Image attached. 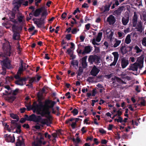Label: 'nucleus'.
Instances as JSON below:
<instances>
[{"mask_svg":"<svg viewBox=\"0 0 146 146\" xmlns=\"http://www.w3.org/2000/svg\"><path fill=\"white\" fill-rule=\"evenodd\" d=\"M3 49L4 53L0 52V57L5 58L4 59L1 60V64L2 66H5L7 68L9 69L10 68V63L8 58L5 57V55L10 56L12 53L11 46L9 44H3Z\"/></svg>","mask_w":146,"mask_h":146,"instance_id":"f257e3e1","label":"nucleus"},{"mask_svg":"<svg viewBox=\"0 0 146 146\" xmlns=\"http://www.w3.org/2000/svg\"><path fill=\"white\" fill-rule=\"evenodd\" d=\"M35 110H36V112L38 114L40 115L42 117L46 116V115H48V117H50V112L49 110L50 108L45 107H41L40 106H38L33 108Z\"/></svg>","mask_w":146,"mask_h":146,"instance_id":"f03ea898","label":"nucleus"},{"mask_svg":"<svg viewBox=\"0 0 146 146\" xmlns=\"http://www.w3.org/2000/svg\"><path fill=\"white\" fill-rule=\"evenodd\" d=\"M41 17L44 16H46L48 15V13L46 9L44 6L42 7L39 8L37 9L33 13V15L35 17H38L41 13Z\"/></svg>","mask_w":146,"mask_h":146,"instance_id":"7ed1b4c3","label":"nucleus"},{"mask_svg":"<svg viewBox=\"0 0 146 146\" xmlns=\"http://www.w3.org/2000/svg\"><path fill=\"white\" fill-rule=\"evenodd\" d=\"M56 102L50 99H46L44 101L40 102V104L38 106L41 107H45L52 108Z\"/></svg>","mask_w":146,"mask_h":146,"instance_id":"20e7f679","label":"nucleus"},{"mask_svg":"<svg viewBox=\"0 0 146 146\" xmlns=\"http://www.w3.org/2000/svg\"><path fill=\"white\" fill-rule=\"evenodd\" d=\"M24 117L27 121H33L36 122H39L41 119V117L40 116H36L34 114L29 116L25 114V115Z\"/></svg>","mask_w":146,"mask_h":146,"instance_id":"39448f33","label":"nucleus"},{"mask_svg":"<svg viewBox=\"0 0 146 146\" xmlns=\"http://www.w3.org/2000/svg\"><path fill=\"white\" fill-rule=\"evenodd\" d=\"M100 57L96 55H90L88 58V61L91 64H92L94 62L95 64L100 63Z\"/></svg>","mask_w":146,"mask_h":146,"instance_id":"423d86ee","label":"nucleus"},{"mask_svg":"<svg viewBox=\"0 0 146 146\" xmlns=\"http://www.w3.org/2000/svg\"><path fill=\"white\" fill-rule=\"evenodd\" d=\"M132 47L128 46L124 44V45H122L120 48V50L121 54L123 55L127 53H128V52H131V51Z\"/></svg>","mask_w":146,"mask_h":146,"instance_id":"0eeeda50","label":"nucleus"},{"mask_svg":"<svg viewBox=\"0 0 146 146\" xmlns=\"http://www.w3.org/2000/svg\"><path fill=\"white\" fill-rule=\"evenodd\" d=\"M43 94L42 92L39 91L38 92L37 97H38V103L37 104L36 102H34L33 103V108L38 106L40 104V102H42V100L43 99Z\"/></svg>","mask_w":146,"mask_h":146,"instance_id":"6e6552de","label":"nucleus"},{"mask_svg":"<svg viewBox=\"0 0 146 146\" xmlns=\"http://www.w3.org/2000/svg\"><path fill=\"white\" fill-rule=\"evenodd\" d=\"M144 58V55H142L138 58L137 60L138 62H137V65L139 66V69L140 70L141 69L143 66Z\"/></svg>","mask_w":146,"mask_h":146,"instance_id":"1a4fd4ad","label":"nucleus"},{"mask_svg":"<svg viewBox=\"0 0 146 146\" xmlns=\"http://www.w3.org/2000/svg\"><path fill=\"white\" fill-rule=\"evenodd\" d=\"M4 137L5 140L8 142L13 143L15 141L14 134H13V136H11V134L8 135V134H6L4 135Z\"/></svg>","mask_w":146,"mask_h":146,"instance_id":"9d476101","label":"nucleus"},{"mask_svg":"<svg viewBox=\"0 0 146 146\" xmlns=\"http://www.w3.org/2000/svg\"><path fill=\"white\" fill-rule=\"evenodd\" d=\"M116 19L115 17L112 15H110L107 18V21L110 25H113L116 22Z\"/></svg>","mask_w":146,"mask_h":146,"instance_id":"9b49d317","label":"nucleus"},{"mask_svg":"<svg viewBox=\"0 0 146 146\" xmlns=\"http://www.w3.org/2000/svg\"><path fill=\"white\" fill-rule=\"evenodd\" d=\"M100 71V70L97 68L95 65H94L91 70L90 73L91 75L96 76Z\"/></svg>","mask_w":146,"mask_h":146,"instance_id":"f8f14e48","label":"nucleus"},{"mask_svg":"<svg viewBox=\"0 0 146 146\" xmlns=\"http://www.w3.org/2000/svg\"><path fill=\"white\" fill-rule=\"evenodd\" d=\"M45 117H47V119H42L40 120H41V123L43 125H48L49 123L50 124L51 123V120L50 119V117L45 116Z\"/></svg>","mask_w":146,"mask_h":146,"instance_id":"ddd939ff","label":"nucleus"},{"mask_svg":"<svg viewBox=\"0 0 146 146\" xmlns=\"http://www.w3.org/2000/svg\"><path fill=\"white\" fill-rule=\"evenodd\" d=\"M139 66L137 65V62H136L133 64L130 65L129 67L127 68L128 70H131L133 71H137Z\"/></svg>","mask_w":146,"mask_h":146,"instance_id":"4468645a","label":"nucleus"},{"mask_svg":"<svg viewBox=\"0 0 146 146\" xmlns=\"http://www.w3.org/2000/svg\"><path fill=\"white\" fill-rule=\"evenodd\" d=\"M113 4V2H110L109 1L107 4L105 5L104 6V9L102 12V13H103L106 12L108 11L110 9L111 5Z\"/></svg>","mask_w":146,"mask_h":146,"instance_id":"2eb2a0df","label":"nucleus"},{"mask_svg":"<svg viewBox=\"0 0 146 146\" xmlns=\"http://www.w3.org/2000/svg\"><path fill=\"white\" fill-rule=\"evenodd\" d=\"M124 8V7L123 6H121L119 7L117 10L114 11L113 13V15L117 16L120 15L122 11L123 10Z\"/></svg>","mask_w":146,"mask_h":146,"instance_id":"dca6fc26","label":"nucleus"},{"mask_svg":"<svg viewBox=\"0 0 146 146\" xmlns=\"http://www.w3.org/2000/svg\"><path fill=\"white\" fill-rule=\"evenodd\" d=\"M128 64L129 61L127 59L124 58L121 59V66L122 68H125Z\"/></svg>","mask_w":146,"mask_h":146,"instance_id":"f3484780","label":"nucleus"},{"mask_svg":"<svg viewBox=\"0 0 146 146\" xmlns=\"http://www.w3.org/2000/svg\"><path fill=\"white\" fill-rule=\"evenodd\" d=\"M92 47L89 45L85 46L84 50L82 52V55L90 53L92 50Z\"/></svg>","mask_w":146,"mask_h":146,"instance_id":"a211bd4d","label":"nucleus"},{"mask_svg":"<svg viewBox=\"0 0 146 146\" xmlns=\"http://www.w3.org/2000/svg\"><path fill=\"white\" fill-rule=\"evenodd\" d=\"M138 21V17L135 12L134 13L133 18L132 20L133 27H136Z\"/></svg>","mask_w":146,"mask_h":146,"instance_id":"6ab92c4d","label":"nucleus"},{"mask_svg":"<svg viewBox=\"0 0 146 146\" xmlns=\"http://www.w3.org/2000/svg\"><path fill=\"white\" fill-rule=\"evenodd\" d=\"M9 17L10 21L15 23H17V21L14 19L15 17V14L14 13L12 12L9 13Z\"/></svg>","mask_w":146,"mask_h":146,"instance_id":"aec40b11","label":"nucleus"},{"mask_svg":"<svg viewBox=\"0 0 146 146\" xmlns=\"http://www.w3.org/2000/svg\"><path fill=\"white\" fill-rule=\"evenodd\" d=\"M129 20V15H125L122 18V22L123 24L125 25L127 24Z\"/></svg>","mask_w":146,"mask_h":146,"instance_id":"412c9836","label":"nucleus"},{"mask_svg":"<svg viewBox=\"0 0 146 146\" xmlns=\"http://www.w3.org/2000/svg\"><path fill=\"white\" fill-rule=\"evenodd\" d=\"M13 39L15 40H20V35L18 31H13Z\"/></svg>","mask_w":146,"mask_h":146,"instance_id":"4be33fe9","label":"nucleus"},{"mask_svg":"<svg viewBox=\"0 0 146 146\" xmlns=\"http://www.w3.org/2000/svg\"><path fill=\"white\" fill-rule=\"evenodd\" d=\"M87 58V56H86L83 57L82 59V66L84 68H86L87 66V64L86 62Z\"/></svg>","mask_w":146,"mask_h":146,"instance_id":"5701e85b","label":"nucleus"},{"mask_svg":"<svg viewBox=\"0 0 146 146\" xmlns=\"http://www.w3.org/2000/svg\"><path fill=\"white\" fill-rule=\"evenodd\" d=\"M106 34L107 35L108 34L110 33V35H109V36H108V38L110 39V40L111 41L112 39V37L113 35V32L112 31H111L110 29H107L106 31Z\"/></svg>","mask_w":146,"mask_h":146,"instance_id":"b1692460","label":"nucleus"},{"mask_svg":"<svg viewBox=\"0 0 146 146\" xmlns=\"http://www.w3.org/2000/svg\"><path fill=\"white\" fill-rule=\"evenodd\" d=\"M136 26L137 27L135 28V29H137L138 31L142 32L143 30L142 24L141 21L138 22Z\"/></svg>","mask_w":146,"mask_h":146,"instance_id":"393cba45","label":"nucleus"},{"mask_svg":"<svg viewBox=\"0 0 146 146\" xmlns=\"http://www.w3.org/2000/svg\"><path fill=\"white\" fill-rule=\"evenodd\" d=\"M17 121H16L15 120H12L11 121V129L13 130L17 126Z\"/></svg>","mask_w":146,"mask_h":146,"instance_id":"a878e982","label":"nucleus"},{"mask_svg":"<svg viewBox=\"0 0 146 146\" xmlns=\"http://www.w3.org/2000/svg\"><path fill=\"white\" fill-rule=\"evenodd\" d=\"M10 117L13 119H16V121H18L19 119V116L16 114L11 113L10 114Z\"/></svg>","mask_w":146,"mask_h":146,"instance_id":"bb28decb","label":"nucleus"},{"mask_svg":"<svg viewBox=\"0 0 146 146\" xmlns=\"http://www.w3.org/2000/svg\"><path fill=\"white\" fill-rule=\"evenodd\" d=\"M16 98V97L15 96H8L6 98V100L9 102L12 103L15 100Z\"/></svg>","mask_w":146,"mask_h":146,"instance_id":"cd10ccee","label":"nucleus"},{"mask_svg":"<svg viewBox=\"0 0 146 146\" xmlns=\"http://www.w3.org/2000/svg\"><path fill=\"white\" fill-rule=\"evenodd\" d=\"M26 78H27V79L28 78L30 79L29 80V83H30V87H32V83L34 81H35L36 80V78L35 77L30 78L29 77H28Z\"/></svg>","mask_w":146,"mask_h":146,"instance_id":"c85d7f7f","label":"nucleus"},{"mask_svg":"<svg viewBox=\"0 0 146 146\" xmlns=\"http://www.w3.org/2000/svg\"><path fill=\"white\" fill-rule=\"evenodd\" d=\"M131 41V40L130 38V35L129 34L128 35L125 40V42L127 44H129Z\"/></svg>","mask_w":146,"mask_h":146,"instance_id":"c756f323","label":"nucleus"},{"mask_svg":"<svg viewBox=\"0 0 146 146\" xmlns=\"http://www.w3.org/2000/svg\"><path fill=\"white\" fill-rule=\"evenodd\" d=\"M115 43L114 44L113 46L114 48H116L118 46L121 42V40H118L117 39H115Z\"/></svg>","mask_w":146,"mask_h":146,"instance_id":"7c9ffc66","label":"nucleus"},{"mask_svg":"<svg viewBox=\"0 0 146 146\" xmlns=\"http://www.w3.org/2000/svg\"><path fill=\"white\" fill-rule=\"evenodd\" d=\"M19 90V89L18 88H16L14 90H11V94L13 96H16L18 93Z\"/></svg>","mask_w":146,"mask_h":146,"instance_id":"2f4dec72","label":"nucleus"},{"mask_svg":"<svg viewBox=\"0 0 146 146\" xmlns=\"http://www.w3.org/2000/svg\"><path fill=\"white\" fill-rule=\"evenodd\" d=\"M112 4V5L111 7V9H114L115 7V6H118L119 5V1L118 0H116V1H114V2Z\"/></svg>","mask_w":146,"mask_h":146,"instance_id":"473e14b6","label":"nucleus"},{"mask_svg":"<svg viewBox=\"0 0 146 146\" xmlns=\"http://www.w3.org/2000/svg\"><path fill=\"white\" fill-rule=\"evenodd\" d=\"M112 54L114 57V60L117 61L118 60L119 55L117 52H115L112 53Z\"/></svg>","mask_w":146,"mask_h":146,"instance_id":"72a5a7b5","label":"nucleus"},{"mask_svg":"<svg viewBox=\"0 0 146 146\" xmlns=\"http://www.w3.org/2000/svg\"><path fill=\"white\" fill-rule=\"evenodd\" d=\"M19 137H21L23 139L22 137V136H19L18 139H17V141L16 143V146H21L22 143V141L20 140L19 138Z\"/></svg>","mask_w":146,"mask_h":146,"instance_id":"f704fd0d","label":"nucleus"},{"mask_svg":"<svg viewBox=\"0 0 146 146\" xmlns=\"http://www.w3.org/2000/svg\"><path fill=\"white\" fill-rule=\"evenodd\" d=\"M83 71V69L81 66L79 67V69L78 71L77 77L78 76H80L82 73Z\"/></svg>","mask_w":146,"mask_h":146,"instance_id":"c9c22d12","label":"nucleus"},{"mask_svg":"<svg viewBox=\"0 0 146 146\" xmlns=\"http://www.w3.org/2000/svg\"><path fill=\"white\" fill-rule=\"evenodd\" d=\"M70 64L72 66H74V65H76L78 66V62L77 60H72L70 62Z\"/></svg>","mask_w":146,"mask_h":146,"instance_id":"e433bc0d","label":"nucleus"},{"mask_svg":"<svg viewBox=\"0 0 146 146\" xmlns=\"http://www.w3.org/2000/svg\"><path fill=\"white\" fill-rule=\"evenodd\" d=\"M21 72H19V71L17 73L16 75L14 77L15 79H18L21 77Z\"/></svg>","mask_w":146,"mask_h":146,"instance_id":"4c0bfd02","label":"nucleus"},{"mask_svg":"<svg viewBox=\"0 0 146 146\" xmlns=\"http://www.w3.org/2000/svg\"><path fill=\"white\" fill-rule=\"evenodd\" d=\"M78 110L76 108H74L71 111V113L73 114L74 116L77 115L78 114Z\"/></svg>","mask_w":146,"mask_h":146,"instance_id":"58836bf2","label":"nucleus"},{"mask_svg":"<svg viewBox=\"0 0 146 146\" xmlns=\"http://www.w3.org/2000/svg\"><path fill=\"white\" fill-rule=\"evenodd\" d=\"M26 106V107L27 110L28 111H29L31 110L32 109H33L34 110V111H36V110H35L33 108V106H32V107L31 106V105H29V106Z\"/></svg>","mask_w":146,"mask_h":146,"instance_id":"ea45409f","label":"nucleus"},{"mask_svg":"<svg viewBox=\"0 0 146 146\" xmlns=\"http://www.w3.org/2000/svg\"><path fill=\"white\" fill-rule=\"evenodd\" d=\"M18 26L16 25L15 24H14L12 26V29L13 31H17V28Z\"/></svg>","mask_w":146,"mask_h":146,"instance_id":"a19ab883","label":"nucleus"},{"mask_svg":"<svg viewBox=\"0 0 146 146\" xmlns=\"http://www.w3.org/2000/svg\"><path fill=\"white\" fill-rule=\"evenodd\" d=\"M134 49L135 50H136V52L137 53H139L142 51L140 49L139 47L137 45H136L135 46Z\"/></svg>","mask_w":146,"mask_h":146,"instance_id":"79ce46f5","label":"nucleus"},{"mask_svg":"<svg viewBox=\"0 0 146 146\" xmlns=\"http://www.w3.org/2000/svg\"><path fill=\"white\" fill-rule=\"evenodd\" d=\"M99 131L100 133L102 134H106V131L102 128H100Z\"/></svg>","mask_w":146,"mask_h":146,"instance_id":"37998d69","label":"nucleus"},{"mask_svg":"<svg viewBox=\"0 0 146 146\" xmlns=\"http://www.w3.org/2000/svg\"><path fill=\"white\" fill-rule=\"evenodd\" d=\"M24 16L21 15L17 17V19L19 22L21 23L23 21V19L24 18Z\"/></svg>","mask_w":146,"mask_h":146,"instance_id":"c03bdc74","label":"nucleus"},{"mask_svg":"<svg viewBox=\"0 0 146 146\" xmlns=\"http://www.w3.org/2000/svg\"><path fill=\"white\" fill-rule=\"evenodd\" d=\"M24 65H21L19 68L18 71L19 72H22L24 70Z\"/></svg>","mask_w":146,"mask_h":146,"instance_id":"a18cd8bd","label":"nucleus"},{"mask_svg":"<svg viewBox=\"0 0 146 146\" xmlns=\"http://www.w3.org/2000/svg\"><path fill=\"white\" fill-rule=\"evenodd\" d=\"M18 80L20 82H23V81L26 82L27 80V78H21L18 79Z\"/></svg>","mask_w":146,"mask_h":146,"instance_id":"49530a36","label":"nucleus"},{"mask_svg":"<svg viewBox=\"0 0 146 146\" xmlns=\"http://www.w3.org/2000/svg\"><path fill=\"white\" fill-rule=\"evenodd\" d=\"M142 44L143 46H146V37H144L143 38Z\"/></svg>","mask_w":146,"mask_h":146,"instance_id":"de8ad7c7","label":"nucleus"},{"mask_svg":"<svg viewBox=\"0 0 146 146\" xmlns=\"http://www.w3.org/2000/svg\"><path fill=\"white\" fill-rule=\"evenodd\" d=\"M15 83L17 85L21 86H23L24 85L23 82H20L18 80L15 81Z\"/></svg>","mask_w":146,"mask_h":146,"instance_id":"09e8293b","label":"nucleus"},{"mask_svg":"<svg viewBox=\"0 0 146 146\" xmlns=\"http://www.w3.org/2000/svg\"><path fill=\"white\" fill-rule=\"evenodd\" d=\"M76 123L75 122H73L72 123L71 126L72 129H74L76 128Z\"/></svg>","mask_w":146,"mask_h":146,"instance_id":"8fccbe9b","label":"nucleus"},{"mask_svg":"<svg viewBox=\"0 0 146 146\" xmlns=\"http://www.w3.org/2000/svg\"><path fill=\"white\" fill-rule=\"evenodd\" d=\"M94 78L92 76H89L88 77L87 79V81L89 82H91L93 81V79Z\"/></svg>","mask_w":146,"mask_h":146,"instance_id":"3c124183","label":"nucleus"},{"mask_svg":"<svg viewBox=\"0 0 146 146\" xmlns=\"http://www.w3.org/2000/svg\"><path fill=\"white\" fill-rule=\"evenodd\" d=\"M17 129L19 130V133H20L21 132V126L20 124H19L18 123L17 124V126L16 127Z\"/></svg>","mask_w":146,"mask_h":146,"instance_id":"603ef678","label":"nucleus"},{"mask_svg":"<svg viewBox=\"0 0 146 146\" xmlns=\"http://www.w3.org/2000/svg\"><path fill=\"white\" fill-rule=\"evenodd\" d=\"M96 40L94 38L92 39V44L94 45V46L95 45H100V44L96 42Z\"/></svg>","mask_w":146,"mask_h":146,"instance_id":"864d4df0","label":"nucleus"},{"mask_svg":"<svg viewBox=\"0 0 146 146\" xmlns=\"http://www.w3.org/2000/svg\"><path fill=\"white\" fill-rule=\"evenodd\" d=\"M67 15V13L66 12H64L62 14L61 17L63 19H64L66 18Z\"/></svg>","mask_w":146,"mask_h":146,"instance_id":"5fc2aeb1","label":"nucleus"},{"mask_svg":"<svg viewBox=\"0 0 146 146\" xmlns=\"http://www.w3.org/2000/svg\"><path fill=\"white\" fill-rule=\"evenodd\" d=\"M26 121H27L26 119L25 118V117H23L20 120L19 122L22 123H24Z\"/></svg>","mask_w":146,"mask_h":146,"instance_id":"6e6d98bb","label":"nucleus"},{"mask_svg":"<svg viewBox=\"0 0 146 146\" xmlns=\"http://www.w3.org/2000/svg\"><path fill=\"white\" fill-rule=\"evenodd\" d=\"M77 32V29L76 28H74L72 29V34H76Z\"/></svg>","mask_w":146,"mask_h":146,"instance_id":"4d7b16f0","label":"nucleus"},{"mask_svg":"<svg viewBox=\"0 0 146 146\" xmlns=\"http://www.w3.org/2000/svg\"><path fill=\"white\" fill-rule=\"evenodd\" d=\"M22 126L24 128H26L27 129H29L30 127L29 124L27 123H25Z\"/></svg>","mask_w":146,"mask_h":146,"instance_id":"13d9d810","label":"nucleus"},{"mask_svg":"<svg viewBox=\"0 0 146 146\" xmlns=\"http://www.w3.org/2000/svg\"><path fill=\"white\" fill-rule=\"evenodd\" d=\"M71 35L70 34H67L66 36V38L68 40H70L71 39Z\"/></svg>","mask_w":146,"mask_h":146,"instance_id":"bf43d9fd","label":"nucleus"},{"mask_svg":"<svg viewBox=\"0 0 146 146\" xmlns=\"http://www.w3.org/2000/svg\"><path fill=\"white\" fill-rule=\"evenodd\" d=\"M35 29V27L34 26H32V27H30L28 29V31L29 32H31L33 31L34 29Z\"/></svg>","mask_w":146,"mask_h":146,"instance_id":"052dcab7","label":"nucleus"},{"mask_svg":"<svg viewBox=\"0 0 146 146\" xmlns=\"http://www.w3.org/2000/svg\"><path fill=\"white\" fill-rule=\"evenodd\" d=\"M45 137H48L49 139H50L51 136L50 135L48 134V133L46 132L44 134Z\"/></svg>","mask_w":146,"mask_h":146,"instance_id":"680f3d73","label":"nucleus"},{"mask_svg":"<svg viewBox=\"0 0 146 146\" xmlns=\"http://www.w3.org/2000/svg\"><path fill=\"white\" fill-rule=\"evenodd\" d=\"M17 4L15 5V8L17 10H18L19 9V7L21 6V4H20L17 3Z\"/></svg>","mask_w":146,"mask_h":146,"instance_id":"e2e57ef3","label":"nucleus"},{"mask_svg":"<svg viewBox=\"0 0 146 146\" xmlns=\"http://www.w3.org/2000/svg\"><path fill=\"white\" fill-rule=\"evenodd\" d=\"M41 0H35V5L37 6H38V3H40L41 1Z\"/></svg>","mask_w":146,"mask_h":146,"instance_id":"0e129e2a","label":"nucleus"},{"mask_svg":"<svg viewBox=\"0 0 146 146\" xmlns=\"http://www.w3.org/2000/svg\"><path fill=\"white\" fill-rule=\"evenodd\" d=\"M70 93L69 92H68L67 93H66L65 94V96H67V98L68 99H70L71 98V96L70 95Z\"/></svg>","mask_w":146,"mask_h":146,"instance_id":"69168bd1","label":"nucleus"},{"mask_svg":"<svg viewBox=\"0 0 146 146\" xmlns=\"http://www.w3.org/2000/svg\"><path fill=\"white\" fill-rule=\"evenodd\" d=\"M107 143V141L105 139H102L101 141V143L102 144H106Z\"/></svg>","mask_w":146,"mask_h":146,"instance_id":"338daca9","label":"nucleus"},{"mask_svg":"<svg viewBox=\"0 0 146 146\" xmlns=\"http://www.w3.org/2000/svg\"><path fill=\"white\" fill-rule=\"evenodd\" d=\"M90 23H88L85 25V28L87 30H89L90 29Z\"/></svg>","mask_w":146,"mask_h":146,"instance_id":"774afa93","label":"nucleus"}]
</instances>
